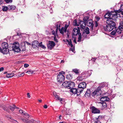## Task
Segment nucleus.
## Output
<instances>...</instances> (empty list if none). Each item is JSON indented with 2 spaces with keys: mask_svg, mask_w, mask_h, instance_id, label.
Returning a JSON list of instances; mask_svg holds the SVG:
<instances>
[{
  "mask_svg": "<svg viewBox=\"0 0 123 123\" xmlns=\"http://www.w3.org/2000/svg\"><path fill=\"white\" fill-rule=\"evenodd\" d=\"M110 99L107 96L102 97L100 96V106L101 109L102 110L106 107L107 105L105 101H109Z\"/></svg>",
  "mask_w": 123,
  "mask_h": 123,
  "instance_id": "f257e3e1",
  "label": "nucleus"
},
{
  "mask_svg": "<svg viewBox=\"0 0 123 123\" xmlns=\"http://www.w3.org/2000/svg\"><path fill=\"white\" fill-rule=\"evenodd\" d=\"M74 86V83L73 82L71 81H65L62 84V86L63 87L68 89L73 88Z\"/></svg>",
  "mask_w": 123,
  "mask_h": 123,
  "instance_id": "f03ea898",
  "label": "nucleus"
},
{
  "mask_svg": "<svg viewBox=\"0 0 123 123\" xmlns=\"http://www.w3.org/2000/svg\"><path fill=\"white\" fill-rule=\"evenodd\" d=\"M11 46L10 49H11V50L17 52H18L20 51L19 45L18 43L15 42L13 44L11 45Z\"/></svg>",
  "mask_w": 123,
  "mask_h": 123,
  "instance_id": "7ed1b4c3",
  "label": "nucleus"
},
{
  "mask_svg": "<svg viewBox=\"0 0 123 123\" xmlns=\"http://www.w3.org/2000/svg\"><path fill=\"white\" fill-rule=\"evenodd\" d=\"M120 11L119 10H116L115 12H112L111 13V18L112 20H115L117 18V16L118 13H119Z\"/></svg>",
  "mask_w": 123,
  "mask_h": 123,
  "instance_id": "20e7f679",
  "label": "nucleus"
},
{
  "mask_svg": "<svg viewBox=\"0 0 123 123\" xmlns=\"http://www.w3.org/2000/svg\"><path fill=\"white\" fill-rule=\"evenodd\" d=\"M57 81L61 83L64 81L65 77L63 75H57Z\"/></svg>",
  "mask_w": 123,
  "mask_h": 123,
  "instance_id": "39448f33",
  "label": "nucleus"
},
{
  "mask_svg": "<svg viewBox=\"0 0 123 123\" xmlns=\"http://www.w3.org/2000/svg\"><path fill=\"white\" fill-rule=\"evenodd\" d=\"M90 109L91 110L92 112L93 113H98L100 112V111L99 109L94 106L91 107Z\"/></svg>",
  "mask_w": 123,
  "mask_h": 123,
  "instance_id": "423d86ee",
  "label": "nucleus"
},
{
  "mask_svg": "<svg viewBox=\"0 0 123 123\" xmlns=\"http://www.w3.org/2000/svg\"><path fill=\"white\" fill-rule=\"evenodd\" d=\"M114 27H115L107 24L105 27H104V28L106 31H111Z\"/></svg>",
  "mask_w": 123,
  "mask_h": 123,
  "instance_id": "0eeeda50",
  "label": "nucleus"
},
{
  "mask_svg": "<svg viewBox=\"0 0 123 123\" xmlns=\"http://www.w3.org/2000/svg\"><path fill=\"white\" fill-rule=\"evenodd\" d=\"M80 28L77 27V28H74L73 32V35L75 36H76L77 34H78L80 33Z\"/></svg>",
  "mask_w": 123,
  "mask_h": 123,
  "instance_id": "6e6552de",
  "label": "nucleus"
},
{
  "mask_svg": "<svg viewBox=\"0 0 123 123\" xmlns=\"http://www.w3.org/2000/svg\"><path fill=\"white\" fill-rule=\"evenodd\" d=\"M112 91L111 90H109L108 92H106L104 91H101V92H100V96L106 94H107V96H109L112 95Z\"/></svg>",
  "mask_w": 123,
  "mask_h": 123,
  "instance_id": "1a4fd4ad",
  "label": "nucleus"
},
{
  "mask_svg": "<svg viewBox=\"0 0 123 123\" xmlns=\"http://www.w3.org/2000/svg\"><path fill=\"white\" fill-rule=\"evenodd\" d=\"M100 87L98 86V88L92 93V96H97L100 94Z\"/></svg>",
  "mask_w": 123,
  "mask_h": 123,
  "instance_id": "9d476101",
  "label": "nucleus"
},
{
  "mask_svg": "<svg viewBox=\"0 0 123 123\" xmlns=\"http://www.w3.org/2000/svg\"><path fill=\"white\" fill-rule=\"evenodd\" d=\"M106 23L108 25L115 27V22H114L111 18L106 20Z\"/></svg>",
  "mask_w": 123,
  "mask_h": 123,
  "instance_id": "9b49d317",
  "label": "nucleus"
},
{
  "mask_svg": "<svg viewBox=\"0 0 123 123\" xmlns=\"http://www.w3.org/2000/svg\"><path fill=\"white\" fill-rule=\"evenodd\" d=\"M55 45V44L54 42L49 41L48 45V47L49 49H51L54 47Z\"/></svg>",
  "mask_w": 123,
  "mask_h": 123,
  "instance_id": "f8f14e48",
  "label": "nucleus"
},
{
  "mask_svg": "<svg viewBox=\"0 0 123 123\" xmlns=\"http://www.w3.org/2000/svg\"><path fill=\"white\" fill-rule=\"evenodd\" d=\"M20 119L22 121L25 123H33L35 121L33 119L30 120L22 118H21Z\"/></svg>",
  "mask_w": 123,
  "mask_h": 123,
  "instance_id": "ddd939ff",
  "label": "nucleus"
},
{
  "mask_svg": "<svg viewBox=\"0 0 123 123\" xmlns=\"http://www.w3.org/2000/svg\"><path fill=\"white\" fill-rule=\"evenodd\" d=\"M116 35H119L121 32L123 31V28L121 27V26H119L118 29L116 30Z\"/></svg>",
  "mask_w": 123,
  "mask_h": 123,
  "instance_id": "4468645a",
  "label": "nucleus"
},
{
  "mask_svg": "<svg viewBox=\"0 0 123 123\" xmlns=\"http://www.w3.org/2000/svg\"><path fill=\"white\" fill-rule=\"evenodd\" d=\"M86 25L88 26L91 27L90 30H93V24L92 23V21L90 22L89 20L86 22Z\"/></svg>",
  "mask_w": 123,
  "mask_h": 123,
  "instance_id": "2eb2a0df",
  "label": "nucleus"
},
{
  "mask_svg": "<svg viewBox=\"0 0 123 123\" xmlns=\"http://www.w3.org/2000/svg\"><path fill=\"white\" fill-rule=\"evenodd\" d=\"M9 50L11 51V49H10V48H2L1 53L4 54H7L9 52Z\"/></svg>",
  "mask_w": 123,
  "mask_h": 123,
  "instance_id": "dca6fc26",
  "label": "nucleus"
},
{
  "mask_svg": "<svg viewBox=\"0 0 123 123\" xmlns=\"http://www.w3.org/2000/svg\"><path fill=\"white\" fill-rule=\"evenodd\" d=\"M86 84L85 82H82L80 83L78 85V87L84 89L86 87Z\"/></svg>",
  "mask_w": 123,
  "mask_h": 123,
  "instance_id": "f3484780",
  "label": "nucleus"
},
{
  "mask_svg": "<svg viewBox=\"0 0 123 123\" xmlns=\"http://www.w3.org/2000/svg\"><path fill=\"white\" fill-rule=\"evenodd\" d=\"M112 12H108L105 15L104 17L105 18H106L107 20L108 19L111 18V13Z\"/></svg>",
  "mask_w": 123,
  "mask_h": 123,
  "instance_id": "a211bd4d",
  "label": "nucleus"
},
{
  "mask_svg": "<svg viewBox=\"0 0 123 123\" xmlns=\"http://www.w3.org/2000/svg\"><path fill=\"white\" fill-rule=\"evenodd\" d=\"M80 24L81 28L83 29H85L86 24V23L84 21H80Z\"/></svg>",
  "mask_w": 123,
  "mask_h": 123,
  "instance_id": "6ab92c4d",
  "label": "nucleus"
},
{
  "mask_svg": "<svg viewBox=\"0 0 123 123\" xmlns=\"http://www.w3.org/2000/svg\"><path fill=\"white\" fill-rule=\"evenodd\" d=\"M38 42L37 41H35L33 42L32 46L33 48H35L38 47Z\"/></svg>",
  "mask_w": 123,
  "mask_h": 123,
  "instance_id": "aec40b11",
  "label": "nucleus"
},
{
  "mask_svg": "<svg viewBox=\"0 0 123 123\" xmlns=\"http://www.w3.org/2000/svg\"><path fill=\"white\" fill-rule=\"evenodd\" d=\"M70 90V92L73 93L74 94H77V95H78V94L77 92V89L75 88H71Z\"/></svg>",
  "mask_w": 123,
  "mask_h": 123,
  "instance_id": "412c9836",
  "label": "nucleus"
},
{
  "mask_svg": "<svg viewBox=\"0 0 123 123\" xmlns=\"http://www.w3.org/2000/svg\"><path fill=\"white\" fill-rule=\"evenodd\" d=\"M65 30L64 28V27H62L61 29L60 28H59V30L60 33L63 35L64 34V32H66V31H65Z\"/></svg>",
  "mask_w": 123,
  "mask_h": 123,
  "instance_id": "4be33fe9",
  "label": "nucleus"
},
{
  "mask_svg": "<svg viewBox=\"0 0 123 123\" xmlns=\"http://www.w3.org/2000/svg\"><path fill=\"white\" fill-rule=\"evenodd\" d=\"M53 95L54 97H55L56 98H57L58 100H59L62 103V102H61V101H62L64 99H63L60 98L59 97V96H58L55 93H53Z\"/></svg>",
  "mask_w": 123,
  "mask_h": 123,
  "instance_id": "5701e85b",
  "label": "nucleus"
},
{
  "mask_svg": "<svg viewBox=\"0 0 123 123\" xmlns=\"http://www.w3.org/2000/svg\"><path fill=\"white\" fill-rule=\"evenodd\" d=\"M15 72V71H13L12 73L7 74L6 75V77L8 78L14 76V74Z\"/></svg>",
  "mask_w": 123,
  "mask_h": 123,
  "instance_id": "b1692460",
  "label": "nucleus"
},
{
  "mask_svg": "<svg viewBox=\"0 0 123 123\" xmlns=\"http://www.w3.org/2000/svg\"><path fill=\"white\" fill-rule=\"evenodd\" d=\"M1 45L2 48H8V44L7 43L4 42L3 43L1 44Z\"/></svg>",
  "mask_w": 123,
  "mask_h": 123,
  "instance_id": "393cba45",
  "label": "nucleus"
},
{
  "mask_svg": "<svg viewBox=\"0 0 123 123\" xmlns=\"http://www.w3.org/2000/svg\"><path fill=\"white\" fill-rule=\"evenodd\" d=\"M84 89L79 87H78L77 89V92L78 94V95L80 94L83 90Z\"/></svg>",
  "mask_w": 123,
  "mask_h": 123,
  "instance_id": "a878e982",
  "label": "nucleus"
},
{
  "mask_svg": "<svg viewBox=\"0 0 123 123\" xmlns=\"http://www.w3.org/2000/svg\"><path fill=\"white\" fill-rule=\"evenodd\" d=\"M91 92L90 89H87L86 92V93L85 95L86 96H90Z\"/></svg>",
  "mask_w": 123,
  "mask_h": 123,
  "instance_id": "bb28decb",
  "label": "nucleus"
},
{
  "mask_svg": "<svg viewBox=\"0 0 123 123\" xmlns=\"http://www.w3.org/2000/svg\"><path fill=\"white\" fill-rule=\"evenodd\" d=\"M67 79L69 80H71L72 78V76L71 74H69L66 76Z\"/></svg>",
  "mask_w": 123,
  "mask_h": 123,
  "instance_id": "cd10ccee",
  "label": "nucleus"
},
{
  "mask_svg": "<svg viewBox=\"0 0 123 123\" xmlns=\"http://www.w3.org/2000/svg\"><path fill=\"white\" fill-rule=\"evenodd\" d=\"M107 85V83H100V88L101 87H104L106 86ZM101 91H102L101 90V89H100V92H101Z\"/></svg>",
  "mask_w": 123,
  "mask_h": 123,
  "instance_id": "c85d7f7f",
  "label": "nucleus"
},
{
  "mask_svg": "<svg viewBox=\"0 0 123 123\" xmlns=\"http://www.w3.org/2000/svg\"><path fill=\"white\" fill-rule=\"evenodd\" d=\"M84 77L83 76H80L77 78V79L78 80L81 81L84 79Z\"/></svg>",
  "mask_w": 123,
  "mask_h": 123,
  "instance_id": "c756f323",
  "label": "nucleus"
},
{
  "mask_svg": "<svg viewBox=\"0 0 123 123\" xmlns=\"http://www.w3.org/2000/svg\"><path fill=\"white\" fill-rule=\"evenodd\" d=\"M89 29L88 27H86L85 30V32L86 34H88L89 33Z\"/></svg>",
  "mask_w": 123,
  "mask_h": 123,
  "instance_id": "7c9ffc66",
  "label": "nucleus"
},
{
  "mask_svg": "<svg viewBox=\"0 0 123 123\" xmlns=\"http://www.w3.org/2000/svg\"><path fill=\"white\" fill-rule=\"evenodd\" d=\"M15 108H16V107L13 105L12 106H10L9 108L12 111H13L15 109Z\"/></svg>",
  "mask_w": 123,
  "mask_h": 123,
  "instance_id": "2f4dec72",
  "label": "nucleus"
},
{
  "mask_svg": "<svg viewBox=\"0 0 123 123\" xmlns=\"http://www.w3.org/2000/svg\"><path fill=\"white\" fill-rule=\"evenodd\" d=\"M67 41L68 43V44L70 45L71 47L72 48L73 47V45L72 43V42L71 40H70V41H69L67 40Z\"/></svg>",
  "mask_w": 123,
  "mask_h": 123,
  "instance_id": "473e14b6",
  "label": "nucleus"
},
{
  "mask_svg": "<svg viewBox=\"0 0 123 123\" xmlns=\"http://www.w3.org/2000/svg\"><path fill=\"white\" fill-rule=\"evenodd\" d=\"M8 9V8L6 6H3L2 10L3 11L6 12L7 11Z\"/></svg>",
  "mask_w": 123,
  "mask_h": 123,
  "instance_id": "72a5a7b5",
  "label": "nucleus"
},
{
  "mask_svg": "<svg viewBox=\"0 0 123 123\" xmlns=\"http://www.w3.org/2000/svg\"><path fill=\"white\" fill-rule=\"evenodd\" d=\"M89 17L88 16H86L83 19V21L86 23L88 21L89 19Z\"/></svg>",
  "mask_w": 123,
  "mask_h": 123,
  "instance_id": "f704fd0d",
  "label": "nucleus"
},
{
  "mask_svg": "<svg viewBox=\"0 0 123 123\" xmlns=\"http://www.w3.org/2000/svg\"><path fill=\"white\" fill-rule=\"evenodd\" d=\"M2 108L5 111H7L8 112V108L6 107L5 106H2Z\"/></svg>",
  "mask_w": 123,
  "mask_h": 123,
  "instance_id": "c9c22d12",
  "label": "nucleus"
},
{
  "mask_svg": "<svg viewBox=\"0 0 123 123\" xmlns=\"http://www.w3.org/2000/svg\"><path fill=\"white\" fill-rule=\"evenodd\" d=\"M79 35V36L78 37V42H80L81 41V33H80L78 34Z\"/></svg>",
  "mask_w": 123,
  "mask_h": 123,
  "instance_id": "e433bc0d",
  "label": "nucleus"
},
{
  "mask_svg": "<svg viewBox=\"0 0 123 123\" xmlns=\"http://www.w3.org/2000/svg\"><path fill=\"white\" fill-rule=\"evenodd\" d=\"M72 71L76 74H78L79 73L78 70L77 69H74Z\"/></svg>",
  "mask_w": 123,
  "mask_h": 123,
  "instance_id": "4c0bfd02",
  "label": "nucleus"
},
{
  "mask_svg": "<svg viewBox=\"0 0 123 123\" xmlns=\"http://www.w3.org/2000/svg\"><path fill=\"white\" fill-rule=\"evenodd\" d=\"M16 7L15 6H10L9 8L10 10H14V9Z\"/></svg>",
  "mask_w": 123,
  "mask_h": 123,
  "instance_id": "58836bf2",
  "label": "nucleus"
},
{
  "mask_svg": "<svg viewBox=\"0 0 123 123\" xmlns=\"http://www.w3.org/2000/svg\"><path fill=\"white\" fill-rule=\"evenodd\" d=\"M33 71L31 70L27 71L26 73H28L29 74H32L33 73Z\"/></svg>",
  "mask_w": 123,
  "mask_h": 123,
  "instance_id": "ea45409f",
  "label": "nucleus"
},
{
  "mask_svg": "<svg viewBox=\"0 0 123 123\" xmlns=\"http://www.w3.org/2000/svg\"><path fill=\"white\" fill-rule=\"evenodd\" d=\"M69 26V25H67V24H66L65 25L64 27V28L65 30V31H67V28Z\"/></svg>",
  "mask_w": 123,
  "mask_h": 123,
  "instance_id": "a19ab883",
  "label": "nucleus"
},
{
  "mask_svg": "<svg viewBox=\"0 0 123 123\" xmlns=\"http://www.w3.org/2000/svg\"><path fill=\"white\" fill-rule=\"evenodd\" d=\"M5 2L7 3H11L12 2V0H4Z\"/></svg>",
  "mask_w": 123,
  "mask_h": 123,
  "instance_id": "79ce46f5",
  "label": "nucleus"
},
{
  "mask_svg": "<svg viewBox=\"0 0 123 123\" xmlns=\"http://www.w3.org/2000/svg\"><path fill=\"white\" fill-rule=\"evenodd\" d=\"M72 39L73 40L74 43H77V42L76 41V37H73V36H72Z\"/></svg>",
  "mask_w": 123,
  "mask_h": 123,
  "instance_id": "37998d69",
  "label": "nucleus"
},
{
  "mask_svg": "<svg viewBox=\"0 0 123 123\" xmlns=\"http://www.w3.org/2000/svg\"><path fill=\"white\" fill-rule=\"evenodd\" d=\"M111 35H116V30L115 31H113L111 32Z\"/></svg>",
  "mask_w": 123,
  "mask_h": 123,
  "instance_id": "c03bdc74",
  "label": "nucleus"
},
{
  "mask_svg": "<svg viewBox=\"0 0 123 123\" xmlns=\"http://www.w3.org/2000/svg\"><path fill=\"white\" fill-rule=\"evenodd\" d=\"M58 23H57V24L56 25V29L55 30V33L56 34H57V32L58 31Z\"/></svg>",
  "mask_w": 123,
  "mask_h": 123,
  "instance_id": "a18cd8bd",
  "label": "nucleus"
},
{
  "mask_svg": "<svg viewBox=\"0 0 123 123\" xmlns=\"http://www.w3.org/2000/svg\"><path fill=\"white\" fill-rule=\"evenodd\" d=\"M20 3L22 5H23L24 4L25 0H21Z\"/></svg>",
  "mask_w": 123,
  "mask_h": 123,
  "instance_id": "49530a36",
  "label": "nucleus"
},
{
  "mask_svg": "<svg viewBox=\"0 0 123 123\" xmlns=\"http://www.w3.org/2000/svg\"><path fill=\"white\" fill-rule=\"evenodd\" d=\"M54 41L56 42L57 43L58 42V40L56 38V36H55L54 37Z\"/></svg>",
  "mask_w": 123,
  "mask_h": 123,
  "instance_id": "de8ad7c7",
  "label": "nucleus"
},
{
  "mask_svg": "<svg viewBox=\"0 0 123 123\" xmlns=\"http://www.w3.org/2000/svg\"><path fill=\"white\" fill-rule=\"evenodd\" d=\"M19 112L20 113H21L22 115H23V114L25 113V112H24L23 110H20L19 111Z\"/></svg>",
  "mask_w": 123,
  "mask_h": 123,
  "instance_id": "09e8293b",
  "label": "nucleus"
},
{
  "mask_svg": "<svg viewBox=\"0 0 123 123\" xmlns=\"http://www.w3.org/2000/svg\"><path fill=\"white\" fill-rule=\"evenodd\" d=\"M65 74V72L63 71H61V72H59V74L58 75H63V74Z\"/></svg>",
  "mask_w": 123,
  "mask_h": 123,
  "instance_id": "8fccbe9b",
  "label": "nucleus"
},
{
  "mask_svg": "<svg viewBox=\"0 0 123 123\" xmlns=\"http://www.w3.org/2000/svg\"><path fill=\"white\" fill-rule=\"evenodd\" d=\"M23 115H25L26 116V117H29V115L27 113H26L25 112L24 114H23Z\"/></svg>",
  "mask_w": 123,
  "mask_h": 123,
  "instance_id": "3c124183",
  "label": "nucleus"
},
{
  "mask_svg": "<svg viewBox=\"0 0 123 123\" xmlns=\"http://www.w3.org/2000/svg\"><path fill=\"white\" fill-rule=\"evenodd\" d=\"M95 18L97 21H98L100 19V18L98 16L95 17Z\"/></svg>",
  "mask_w": 123,
  "mask_h": 123,
  "instance_id": "603ef678",
  "label": "nucleus"
},
{
  "mask_svg": "<svg viewBox=\"0 0 123 123\" xmlns=\"http://www.w3.org/2000/svg\"><path fill=\"white\" fill-rule=\"evenodd\" d=\"M29 66V65L26 63L24 64V67L25 68H27Z\"/></svg>",
  "mask_w": 123,
  "mask_h": 123,
  "instance_id": "864d4df0",
  "label": "nucleus"
},
{
  "mask_svg": "<svg viewBox=\"0 0 123 123\" xmlns=\"http://www.w3.org/2000/svg\"><path fill=\"white\" fill-rule=\"evenodd\" d=\"M98 25V24L97 21H95V27H97Z\"/></svg>",
  "mask_w": 123,
  "mask_h": 123,
  "instance_id": "5fc2aeb1",
  "label": "nucleus"
},
{
  "mask_svg": "<svg viewBox=\"0 0 123 123\" xmlns=\"http://www.w3.org/2000/svg\"><path fill=\"white\" fill-rule=\"evenodd\" d=\"M58 23V29H59V28H60V27H61V24L59 22H57V23L56 24V25L57 24V23Z\"/></svg>",
  "mask_w": 123,
  "mask_h": 123,
  "instance_id": "6e6d98bb",
  "label": "nucleus"
},
{
  "mask_svg": "<svg viewBox=\"0 0 123 123\" xmlns=\"http://www.w3.org/2000/svg\"><path fill=\"white\" fill-rule=\"evenodd\" d=\"M42 42H41L40 43H38V46L41 47V46L42 45Z\"/></svg>",
  "mask_w": 123,
  "mask_h": 123,
  "instance_id": "4d7b16f0",
  "label": "nucleus"
},
{
  "mask_svg": "<svg viewBox=\"0 0 123 123\" xmlns=\"http://www.w3.org/2000/svg\"><path fill=\"white\" fill-rule=\"evenodd\" d=\"M74 24L75 25H77V26L78 25V24L77 23V21L76 20L74 21Z\"/></svg>",
  "mask_w": 123,
  "mask_h": 123,
  "instance_id": "13d9d810",
  "label": "nucleus"
},
{
  "mask_svg": "<svg viewBox=\"0 0 123 123\" xmlns=\"http://www.w3.org/2000/svg\"><path fill=\"white\" fill-rule=\"evenodd\" d=\"M4 2V1L3 0H0V5L3 3Z\"/></svg>",
  "mask_w": 123,
  "mask_h": 123,
  "instance_id": "bf43d9fd",
  "label": "nucleus"
},
{
  "mask_svg": "<svg viewBox=\"0 0 123 123\" xmlns=\"http://www.w3.org/2000/svg\"><path fill=\"white\" fill-rule=\"evenodd\" d=\"M4 70L3 67H1L0 68V72Z\"/></svg>",
  "mask_w": 123,
  "mask_h": 123,
  "instance_id": "052dcab7",
  "label": "nucleus"
},
{
  "mask_svg": "<svg viewBox=\"0 0 123 123\" xmlns=\"http://www.w3.org/2000/svg\"><path fill=\"white\" fill-rule=\"evenodd\" d=\"M27 94V97L29 98H30L31 96L30 95V93H28Z\"/></svg>",
  "mask_w": 123,
  "mask_h": 123,
  "instance_id": "680f3d73",
  "label": "nucleus"
},
{
  "mask_svg": "<svg viewBox=\"0 0 123 123\" xmlns=\"http://www.w3.org/2000/svg\"><path fill=\"white\" fill-rule=\"evenodd\" d=\"M52 34L55 36V31H52Z\"/></svg>",
  "mask_w": 123,
  "mask_h": 123,
  "instance_id": "e2e57ef3",
  "label": "nucleus"
},
{
  "mask_svg": "<svg viewBox=\"0 0 123 123\" xmlns=\"http://www.w3.org/2000/svg\"><path fill=\"white\" fill-rule=\"evenodd\" d=\"M96 58H92V59L91 60V61H92L94 62L95 61L96 59Z\"/></svg>",
  "mask_w": 123,
  "mask_h": 123,
  "instance_id": "0e129e2a",
  "label": "nucleus"
},
{
  "mask_svg": "<svg viewBox=\"0 0 123 123\" xmlns=\"http://www.w3.org/2000/svg\"><path fill=\"white\" fill-rule=\"evenodd\" d=\"M41 47L43 48V49H45L46 48V47H45L43 45H42Z\"/></svg>",
  "mask_w": 123,
  "mask_h": 123,
  "instance_id": "69168bd1",
  "label": "nucleus"
},
{
  "mask_svg": "<svg viewBox=\"0 0 123 123\" xmlns=\"http://www.w3.org/2000/svg\"><path fill=\"white\" fill-rule=\"evenodd\" d=\"M44 107L45 109L47 108V106L46 105H45L44 106Z\"/></svg>",
  "mask_w": 123,
  "mask_h": 123,
  "instance_id": "338daca9",
  "label": "nucleus"
},
{
  "mask_svg": "<svg viewBox=\"0 0 123 123\" xmlns=\"http://www.w3.org/2000/svg\"><path fill=\"white\" fill-rule=\"evenodd\" d=\"M94 123H100V122L99 121H98L94 122Z\"/></svg>",
  "mask_w": 123,
  "mask_h": 123,
  "instance_id": "774afa93",
  "label": "nucleus"
}]
</instances>
